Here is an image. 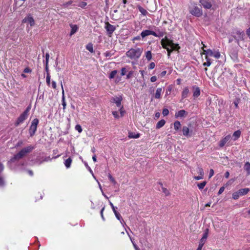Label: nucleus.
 <instances>
[{
  "label": "nucleus",
  "mask_w": 250,
  "mask_h": 250,
  "mask_svg": "<svg viewBox=\"0 0 250 250\" xmlns=\"http://www.w3.org/2000/svg\"><path fill=\"white\" fill-rule=\"evenodd\" d=\"M143 51L142 48H131L126 52V55L130 59L137 60L140 57Z\"/></svg>",
  "instance_id": "nucleus-1"
},
{
  "label": "nucleus",
  "mask_w": 250,
  "mask_h": 250,
  "mask_svg": "<svg viewBox=\"0 0 250 250\" xmlns=\"http://www.w3.org/2000/svg\"><path fill=\"white\" fill-rule=\"evenodd\" d=\"M34 146H30L22 149L19 153L16 154L10 160V162H13L15 160H19L24 156L26 154L30 152L33 149Z\"/></svg>",
  "instance_id": "nucleus-2"
},
{
  "label": "nucleus",
  "mask_w": 250,
  "mask_h": 250,
  "mask_svg": "<svg viewBox=\"0 0 250 250\" xmlns=\"http://www.w3.org/2000/svg\"><path fill=\"white\" fill-rule=\"evenodd\" d=\"M149 35H153L156 37H162L164 35V33L160 31H158V33H156L153 31L145 30L141 33V36L143 38Z\"/></svg>",
  "instance_id": "nucleus-3"
},
{
  "label": "nucleus",
  "mask_w": 250,
  "mask_h": 250,
  "mask_svg": "<svg viewBox=\"0 0 250 250\" xmlns=\"http://www.w3.org/2000/svg\"><path fill=\"white\" fill-rule=\"evenodd\" d=\"M31 109V106H28L26 110L22 113L20 117L18 118L17 122L15 123V125L18 126L20 124L22 123L25 120H26L29 114V112Z\"/></svg>",
  "instance_id": "nucleus-4"
},
{
  "label": "nucleus",
  "mask_w": 250,
  "mask_h": 250,
  "mask_svg": "<svg viewBox=\"0 0 250 250\" xmlns=\"http://www.w3.org/2000/svg\"><path fill=\"white\" fill-rule=\"evenodd\" d=\"M189 12L192 15L197 17H200L203 15L202 9L199 8L196 5H194L190 7Z\"/></svg>",
  "instance_id": "nucleus-5"
},
{
  "label": "nucleus",
  "mask_w": 250,
  "mask_h": 250,
  "mask_svg": "<svg viewBox=\"0 0 250 250\" xmlns=\"http://www.w3.org/2000/svg\"><path fill=\"white\" fill-rule=\"evenodd\" d=\"M233 37L239 42L244 39L245 33L243 31L240 30H234L232 32Z\"/></svg>",
  "instance_id": "nucleus-6"
},
{
  "label": "nucleus",
  "mask_w": 250,
  "mask_h": 250,
  "mask_svg": "<svg viewBox=\"0 0 250 250\" xmlns=\"http://www.w3.org/2000/svg\"><path fill=\"white\" fill-rule=\"evenodd\" d=\"M38 123L39 120L37 118L33 119V120L32 121L29 129V133L31 136L35 134L37 128V125Z\"/></svg>",
  "instance_id": "nucleus-7"
},
{
  "label": "nucleus",
  "mask_w": 250,
  "mask_h": 250,
  "mask_svg": "<svg viewBox=\"0 0 250 250\" xmlns=\"http://www.w3.org/2000/svg\"><path fill=\"white\" fill-rule=\"evenodd\" d=\"M203 54H207V55H209V56H213L216 59H218L220 57V54L218 51L213 52L211 49H203Z\"/></svg>",
  "instance_id": "nucleus-8"
},
{
  "label": "nucleus",
  "mask_w": 250,
  "mask_h": 250,
  "mask_svg": "<svg viewBox=\"0 0 250 250\" xmlns=\"http://www.w3.org/2000/svg\"><path fill=\"white\" fill-rule=\"evenodd\" d=\"M105 28L106 30L109 37H111L114 31L115 30V27L108 22L105 23Z\"/></svg>",
  "instance_id": "nucleus-9"
},
{
  "label": "nucleus",
  "mask_w": 250,
  "mask_h": 250,
  "mask_svg": "<svg viewBox=\"0 0 250 250\" xmlns=\"http://www.w3.org/2000/svg\"><path fill=\"white\" fill-rule=\"evenodd\" d=\"M164 39L166 40V42L172 50H177L180 48L178 44L174 43L172 41L169 40L167 37H165Z\"/></svg>",
  "instance_id": "nucleus-10"
},
{
  "label": "nucleus",
  "mask_w": 250,
  "mask_h": 250,
  "mask_svg": "<svg viewBox=\"0 0 250 250\" xmlns=\"http://www.w3.org/2000/svg\"><path fill=\"white\" fill-rule=\"evenodd\" d=\"M199 2L206 9H210L212 5L211 0H200Z\"/></svg>",
  "instance_id": "nucleus-11"
},
{
  "label": "nucleus",
  "mask_w": 250,
  "mask_h": 250,
  "mask_svg": "<svg viewBox=\"0 0 250 250\" xmlns=\"http://www.w3.org/2000/svg\"><path fill=\"white\" fill-rule=\"evenodd\" d=\"M161 44L163 47L165 49H166L167 51V56L168 58L170 56V54L173 51L171 48L170 49L169 46L167 44L166 42L165 39H162L161 42Z\"/></svg>",
  "instance_id": "nucleus-12"
},
{
  "label": "nucleus",
  "mask_w": 250,
  "mask_h": 250,
  "mask_svg": "<svg viewBox=\"0 0 250 250\" xmlns=\"http://www.w3.org/2000/svg\"><path fill=\"white\" fill-rule=\"evenodd\" d=\"M23 22L28 23L31 26H33L35 24V21L32 17L30 15H28L26 17H25L22 21Z\"/></svg>",
  "instance_id": "nucleus-13"
},
{
  "label": "nucleus",
  "mask_w": 250,
  "mask_h": 250,
  "mask_svg": "<svg viewBox=\"0 0 250 250\" xmlns=\"http://www.w3.org/2000/svg\"><path fill=\"white\" fill-rule=\"evenodd\" d=\"M51 160V158L49 156L42 157L41 158H38L36 163L38 165H41L44 162H48Z\"/></svg>",
  "instance_id": "nucleus-14"
},
{
  "label": "nucleus",
  "mask_w": 250,
  "mask_h": 250,
  "mask_svg": "<svg viewBox=\"0 0 250 250\" xmlns=\"http://www.w3.org/2000/svg\"><path fill=\"white\" fill-rule=\"evenodd\" d=\"M61 85L62 89V105L63 106V110H64L66 108V102L65 100L64 92L63 85H62V82L61 83Z\"/></svg>",
  "instance_id": "nucleus-15"
},
{
  "label": "nucleus",
  "mask_w": 250,
  "mask_h": 250,
  "mask_svg": "<svg viewBox=\"0 0 250 250\" xmlns=\"http://www.w3.org/2000/svg\"><path fill=\"white\" fill-rule=\"evenodd\" d=\"M230 137V135H228L227 136H226L224 138H223L222 140H221L219 143V146L220 147L224 146L226 144V143L229 140Z\"/></svg>",
  "instance_id": "nucleus-16"
},
{
  "label": "nucleus",
  "mask_w": 250,
  "mask_h": 250,
  "mask_svg": "<svg viewBox=\"0 0 250 250\" xmlns=\"http://www.w3.org/2000/svg\"><path fill=\"white\" fill-rule=\"evenodd\" d=\"M122 101V96H120L118 97H116L113 98L114 102L116 104V105L118 107H121L122 106L121 105V101Z\"/></svg>",
  "instance_id": "nucleus-17"
},
{
  "label": "nucleus",
  "mask_w": 250,
  "mask_h": 250,
  "mask_svg": "<svg viewBox=\"0 0 250 250\" xmlns=\"http://www.w3.org/2000/svg\"><path fill=\"white\" fill-rule=\"evenodd\" d=\"M187 115V113L184 110H181L179 111L178 112L176 113L175 117L176 118L178 117H184Z\"/></svg>",
  "instance_id": "nucleus-18"
},
{
  "label": "nucleus",
  "mask_w": 250,
  "mask_h": 250,
  "mask_svg": "<svg viewBox=\"0 0 250 250\" xmlns=\"http://www.w3.org/2000/svg\"><path fill=\"white\" fill-rule=\"evenodd\" d=\"M241 134V132L240 130H238L235 131L232 135V139L234 141L237 140L240 137Z\"/></svg>",
  "instance_id": "nucleus-19"
},
{
  "label": "nucleus",
  "mask_w": 250,
  "mask_h": 250,
  "mask_svg": "<svg viewBox=\"0 0 250 250\" xmlns=\"http://www.w3.org/2000/svg\"><path fill=\"white\" fill-rule=\"evenodd\" d=\"M72 162V159L70 157H69L68 159L65 160L64 164L67 168H68L70 167Z\"/></svg>",
  "instance_id": "nucleus-20"
},
{
  "label": "nucleus",
  "mask_w": 250,
  "mask_h": 250,
  "mask_svg": "<svg viewBox=\"0 0 250 250\" xmlns=\"http://www.w3.org/2000/svg\"><path fill=\"white\" fill-rule=\"evenodd\" d=\"M162 89V88H158L156 89V93L155 94V98L156 99H160L161 97Z\"/></svg>",
  "instance_id": "nucleus-21"
},
{
  "label": "nucleus",
  "mask_w": 250,
  "mask_h": 250,
  "mask_svg": "<svg viewBox=\"0 0 250 250\" xmlns=\"http://www.w3.org/2000/svg\"><path fill=\"white\" fill-rule=\"evenodd\" d=\"M70 27L71 28L70 36H72L78 31V27L77 26V25L73 24L70 25Z\"/></svg>",
  "instance_id": "nucleus-22"
},
{
  "label": "nucleus",
  "mask_w": 250,
  "mask_h": 250,
  "mask_svg": "<svg viewBox=\"0 0 250 250\" xmlns=\"http://www.w3.org/2000/svg\"><path fill=\"white\" fill-rule=\"evenodd\" d=\"M165 123H166V121L164 120H163V119L161 120L157 123V124L156 125V128L159 129L161 127H163L165 125Z\"/></svg>",
  "instance_id": "nucleus-23"
},
{
  "label": "nucleus",
  "mask_w": 250,
  "mask_h": 250,
  "mask_svg": "<svg viewBox=\"0 0 250 250\" xmlns=\"http://www.w3.org/2000/svg\"><path fill=\"white\" fill-rule=\"evenodd\" d=\"M249 191L250 189L248 188H242L239 190V193L241 196L247 194Z\"/></svg>",
  "instance_id": "nucleus-24"
},
{
  "label": "nucleus",
  "mask_w": 250,
  "mask_h": 250,
  "mask_svg": "<svg viewBox=\"0 0 250 250\" xmlns=\"http://www.w3.org/2000/svg\"><path fill=\"white\" fill-rule=\"evenodd\" d=\"M188 92H189V90L188 89V87H185L183 92H182V98H186L187 96H188Z\"/></svg>",
  "instance_id": "nucleus-25"
},
{
  "label": "nucleus",
  "mask_w": 250,
  "mask_h": 250,
  "mask_svg": "<svg viewBox=\"0 0 250 250\" xmlns=\"http://www.w3.org/2000/svg\"><path fill=\"white\" fill-rule=\"evenodd\" d=\"M137 8L139 10V11L141 13V14L144 16H146L147 14V12L146 10H145L143 7L142 6L138 5L137 6Z\"/></svg>",
  "instance_id": "nucleus-26"
},
{
  "label": "nucleus",
  "mask_w": 250,
  "mask_h": 250,
  "mask_svg": "<svg viewBox=\"0 0 250 250\" xmlns=\"http://www.w3.org/2000/svg\"><path fill=\"white\" fill-rule=\"evenodd\" d=\"M183 134L184 136H188L189 133V128L186 126L183 127L182 129Z\"/></svg>",
  "instance_id": "nucleus-27"
},
{
  "label": "nucleus",
  "mask_w": 250,
  "mask_h": 250,
  "mask_svg": "<svg viewBox=\"0 0 250 250\" xmlns=\"http://www.w3.org/2000/svg\"><path fill=\"white\" fill-rule=\"evenodd\" d=\"M162 192L166 195L168 196L170 194L169 191L163 186L162 184H160Z\"/></svg>",
  "instance_id": "nucleus-28"
},
{
  "label": "nucleus",
  "mask_w": 250,
  "mask_h": 250,
  "mask_svg": "<svg viewBox=\"0 0 250 250\" xmlns=\"http://www.w3.org/2000/svg\"><path fill=\"white\" fill-rule=\"evenodd\" d=\"M245 169L247 171L248 174H250V163L249 162H247L244 166Z\"/></svg>",
  "instance_id": "nucleus-29"
},
{
  "label": "nucleus",
  "mask_w": 250,
  "mask_h": 250,
  "mask_svg": "<svg viewBox=\"0 0 250 250\" xmlns=\"http://www.w3.org/2000/svg\"><path fill=\"white\" fill-rule=\"evenodd\" d=\"M181 127L180 122L179 121H176L174 123V128L176 130H178Z\"/></svg>",
  "instance_id": "nucleus-30"
},
{
  "label": "nucleus",
  "mask_w": 250,
  "mask_h": 250,
  "mask_svg": "<svg viewBox=\"0 0 250 250\" xmlns=\"http://www.w3.org/2000/svg\"><path fill=\"white\" fill-rule=\"evenodd\" d=\"M241 196L239 193V191H238L237 192H235L232 194V198L235 199L237 200L239 198V197Z\"/></svg>",
  "instance_id": "nucleus-31"
},
{
  "label": "nucleus",
  "mask_w": 250,
  "mask_h": 250,
  "mask_svg": "<svg viewBox=\"0 0 250 250\" xmlns=\"http://www.w3.org/2000/svg\"><path fill=\"white\" fill-rule=\"evenodd\" d=\"M146 57L148 61H150L152 58V55L150 51H147L146 53Z\"/></svg>",
  "instance_id": "nucleus-32"
},
{
  "label": "nucleus",
  "mask_w": 250,
  "mask_h": 250,
  "mask_svg": "<svg viewBox=\"0 0 250 250\" xmlns=\"http://www.w3.org/2000/svg\"><path fill=\"white\" fill-rule=\"evenodd\" d=\"M128 137L130 138H138L139 137V134H135V133H133L132 132H129Z\"/></svg>",
  "instance_id": "nucleus-33"
},
{
  "label": "nucleus",
  "mask_w": 250,
  "mask_h": 250,
  "mask_svg": "<svg viewBox=\"0 0 250 250\" xmlns=\"http://www.w3.org/2000/svg\"><path fill=\"white\" fill-rule=\"evenodd\" d=\"M200 94V90L199 88H196L194 91L193 96L194 97H198Z\"/></svg>",
  "instance_id": "nucleus-34"
},
{
  "label": "nucleus",
  "mask_w": 250,
  "mask_h": 250,
  "mask_svg": "<svg viewBox=\"0 0 250 250\" xmlns=\"http://www.w3.org/2000/svg\"><path fill=\"white\" fill-rule=\"evenodd\" d=\"M206 184H207V182L206 181H204L201 183L198 184L197 186L200 189H202L204 188Z\"/></svg>",
  "instance_id": "nucleus-35"
},
{
  "label": "nucleus",
  "mask_w": 250,
  "mask_h": 250,
  "mask_svg": "<svg viewBox=\"0 0 250 250\" xmlns=\"http://www.w3.org/2000/svg\"><path fill=\"white\" fill-rule=\"evenodd\" d=\"M86 48L87 50H88L89 52L93 53L94 52L93 46L92 44L89 43L86 46Z\"/></svg>",
  "instance_id": "nucleus-36"
},
{
  "label": "nucleus",
  "mask_w": 250,
  "mask_h": 250,
  "mask_svg": "<svg viewBox=\"0 0 250 250\" xmlns=\"http://www.w3.org/2000/svg\"><path fill=\"white\" fill-rule=\"evenodd\" d=\"M117 73V70L112 71L109 75V78L110 79H113L115 77Z\"/></svg>",
  "instance_id": "nucleus-37"
},
{
  "label": "nucleus",
  "mask_w": 250,
  "mask_h": 250,
  "mask_svg": "<svg viewBox=\"0 0 250 250\" xmlns=\"http://www.w3.org/2000/svg\"><path fill=\"white\" fill-rule=\"evenodd\" d=\"M197 171L200 174V175L204 176V172L202 168L198 167L197 168Z\"/></svg>",
  "instance_id": "nucleus-38"
},
{
  "label": "nucleus",
  "mask_w": 250,
  "mask_h": 250,
  "mask_svg": "<svg viewBox=\"0 0 250 250\" xmlns=\"http://www.w3.org/2000/svg\"><path fill=\"white\" fill-rule=\"evenodd\" d=\"M46 83L48 85H50V76L49 73H47L46 78Z\"/></svg>",
  "instance_id": "nucleus-39"
},
{
  "label": "nucleus",
  "mask_w": 250,
  "mask_h": 250,
  "mask_svg": "<svg viewBox=\"0 0 250 250\" xmlns=\"http://www.w3.org/2000/svg\"><path fill=\"white\" fill-rule=\"evenodd\" d=\"M127 233L130 239V240L131 241L132 244H133V245L135 249V250H140L139 248L137 246V245L133 242L132 239V238L131 237V236H130V235L129 234V233L127 232Z\"/></svg>",
  "instance_id": "nucleus-40"
},
{
  "label": "nucleus",
  "mask_w": 250,
  "mask_h": 250,
  "mask_svg": "<svg viewBox=\"0 0 250 250\" xmlns=\"http://www.w3.org/2000/svg\"><path fill=\"white\" fill-rule=\"evenodd\" d=\"M108 177L109 179L114 184H116V181H115V179L112 176V175L110 174H108Z\"/></svg>",
  "instance_id": "nucleus-41"
},
{
  "label": "nucleus",
  "mask_w": 250,
  "mask_h": 250,
  "mask_svg": "<svg viewBox=\"0 0 250 250\" xmlns=\"http://www.w3.org/2000/svg\"><path fill=\"white\" fill-rule=\"evenodd\" d=\"M206 240H204L203 239H201L200 241V242H199V246H198V247L199 248H201L202 249L204 244L206 242Z\"/></svg>",
  "instance_id": "nucleus-42"
},
{
  "label": "nucleus",
  "mask_w": 250,
  "mask_h": 250,
  "mask_svg": "<svg viewBox=\"0 0 250 250\" xmlns=\"http://www.w3.org/2000/svg\"><path fill=\"white\" fill-rule=\"evenodd\" d=\"M75 129L77 130L79 133L82 132V128L80 125H77L75 126Z\"/></svg>",
  "instance_id": "nucleus-43"
},
{
  "label": "nucleus",
  "mask_w": 250,
  "mask_h": 250,
  "mask_svg": "<svg viewBox=\"0 0 250 250\" xmlns=\"http://www.w3.org/2000/svg\"><path fill=\"white\" fill-rule=\"evenodd\" d=\"M87 5V3L84 1H82L79 3L78 6L82 8H84Z\"/></svg>",
  "instance_id": "nucleus-44"
},
{
  "label": "nucleus",
  "mask_w": 250,
  "mask_h": 250,
  "mask_svg": "<svg viewBox=\"0 0 250 250\" xmlns=\"http://www.w3.org/2000/svg\"><path fill=\"white\" fill-rule=\"evenodd\" d=\"M208 229H207L206 230V232H205L204 234H203V236H202V239H203L204 240H207V238L208 237Z\"/></svg>",
  "instance_id": "nucleus-45"
},
{
  "label": "nucleus",
  "mask_w": 250,
  "mask_h": 250,
  "mask_svg": "<svg viewBox=\"0 0 250 250\" xmlns=\"http://www.w3.org/2000/svg\"><path fill=\"white\" fill-rule=\"evenodd\" d=\"M162 113L164 116H167L169 113V111L167 109L165 108L163 109Z\"/></svg>",
  "instance_id": "nucleus-46"
},
{
  "label": "nucleus",
  "mask_w": 250,
  "mask_h": 250,
  "mask_svg": "<svg viewBox=\"0 0 250 250\" xmlns=\"http://www.w3.org/2000/svg\"><path fill=\"white\" fill-rule=\"evenodd\" d=\"M114 214L117 219L119 220H121L122 219V216H121L120 214L118 212H115Z\"/></svg>",
  "instance_id": "nucleus-47"
},
{
  "label": "nucleus",
  "mask_w": 250,
  "mask_h": 250,
  "mask_svg": "<svg viewBox=\"0 0 250 250\" xmlns=\"http://www.w3.org/2000/svg\"><path fill=\"white\" fill-rule=\"evenodd\" d=\"M73 1L72 0H70L65 3L63 4V6L64 7H68L69 5H70V4H71L72 3Z\"/></svg>",
  "instance_id": "nucleus-48"
},
{
  "label": "nucleus",
  "mask_w": 250,
  "mask_h": 250,
  "mask_svg": "<svg viewBox=\"0 0 250 250\" xmlns=\"http://www.w3.org/2000/svg\"><path fill=\"white\" fill-rule=\"evenodd\" d=\"M119 108H120L121 115V116H123L125 113V111L123 109V106H122L121 107H119Z\"/></svg>",
  "instance_id": "nucleus-49"
},
{
  "label": "nucleus",
  "mask_w": 250,
  "mask_h": 250,
  "mask_svg": "<svg viewBox=\"0 0 250 250\" xmlns=\"http://www.w3.org/2000/svg\"><path fill=\"white\" fill-rule=\"evenodd\" d=\"M155 64L154 62H152L149 64V65L148 66V68L149 69H152L155 67Z\"/></svg>",
  "instance_id": "nucleus-50"
},
{
  "label": "nucleus",
  "mask_w": 250,
  "mask_h": 250,
  "mask_svg": "<svg viewBox=\"0 0 250 250\" xmlns=\"http://www.w3.org/2000/svg\"><path fill=\"white\" fill-rule=\"evenodd\" d=\"M133 71H130L128 72V73L127 74V75H126V78L127 79H129L133 75Z\"/></svg>",
  "instance_id": "nucleus-51"
},
{
  "label": "nucleus",
  "mask_w": 250,
  "mask_h": 250,
  "mask_svg": "<svg viewBox=\"0 0 250 250\" xmlns=\"http://www.w3.org/2000/svg\"><path fill=\"white\" fill-rule=\"evenodd\" d=\"M211 61H208V62H205L203 63V65L206 66H209L211 65Z\"/></svg>",
  "instance_id": "nucleus-52"
},
{
  "label": "nucleus",
  "mask_w": 250,
  "mask_h": 250,
  "mask_svg": "<svg viewBox=\"0 0 250 250\" xmlns=\"http://www.w3.org/2000/svg\"><path fill=\"white\" fill-rule=\"evenodd\" d=\"M224 189H225L224 187H222L221 188H220L219 189V191L218 192V194L220 195V194H222L223 193V192L224 191Z\"/></svg>",
  "instance_id": "nucleus-53"
},
{
  "label": "nucleus",
  "mask_w": 250,
  "mask_h": 250,
  "mask_svg": "<svg viewBox=\"0 0 250 250\" xmlns=\"http://www.w3.org/2000/svg\"><path fill=\"white\" fill-rule=\"evenodd\" d=\"M126 69L125 67H123L121 69V75L124 76L126 73Z\"/></svg>",
  "instance_id": "nucleus-54"
},
{
  "label": "nucleus",
  "mask_w": 250,
  "mask_h": 250,
  "mask_svg": "<svg viewBox=\"0 0 250 250\" xmlns=\"http://www.w3.org/2000/svg\"><path fill=\"white\" fill-rule=\"evenodd\" d=\"M112 114L115 118H119V115L117 111H113Z\"/></svg>",
  "instance_id": "nucleus-55"
},
{
  "label": "nucleus",
  "mask_w": 250,
  "mask_h": 250,
  "mask_svg": "<svg viewBox=\"0 0 250 250\" xmlns=\"http://www.w3.org/2000/svg\"><path fill=\"white\" fill-rule=\"evenodd\" d=\"M4 185V181L3 178L0 177V187L3 186Z\"/></svg>",
  "instance_id": "nucleus-56"
},
{
  "label": "nucleus",
  "mask_w": 250,
  "mask_h": 250,
  "mask_svg": "<svg viewBox=\"0 0 250 250\" xmlns=\"http://www.w3.org/2000/svg\"><path fill=\"white\" fill-rule=\"evenodd\" d=\"M112 55V54L110 52H106L104 53V56L106 57H111Z\"/></svg>",
  "instance_id": "nucleus-57"
},
{
  "label": "nucleus",
  "mask_w": 250,
  "mask_h": 250,
  "mask_svg": "<svg viewBox=\"0 0 250 250\" xmlns=\"http://www.w3.org/2000/svg\"><path fill=\"white\" fill-rule=\"evenodd\" d=\"M194 178L195 180H199L202 179L203 178V176H201V175H199V176H195L194 177Z\"/></svg>",
  "instance_id": "nucleus-58"
},
{
  "label": "nucleus",
  "mask_w": 250,
  "mask_h": 250,
  "mask_svg": "<svg viewBox=\"0 0 250 250\" xmlns=\"http://www.w3.org/2000/svg\"><path fill=\"white\" fill-rule=\"evenodd\" d=\"M31 72V70L28 67H26L24 69V73H30Z\"/></svg>",
  "instance_id": "nucleus-59"
},
{
  "label": "nucleus",
  "mask_w": 250,
  "mask_h": 250,
  "mask_svg": "<svg viewBox=\"0 0 250 250\" xmlns=\"http://www.w3.org/2000/svg\"><path fill=\"white\" fill-rule=\"evenodd\" d=\"M157 80V77L156 76H152L150 78V81L151 82H155Z\"/></svg>",
  "instance_id": "nucleus-60"
},
{
  "label": "nucleus",
  "mask_w": 250,
  "mask_h": 250,
  "mask_svg": "<svg viewBox=\"0 0 250 250\" xmlns=\"http://www.w3.org/2000/svg\"><path fill=\"white\" fill-rule=\"evenodd\" d=\"M51 85L53 88L55 89L56 88V83L55 81H52Z\"/></svg>",
  "instance_id": "nucleus-61"
},
{
  "label": "nucleus",
  "mask_w": 250,
  "mask_h": 250,
  "mask_svg": "<svg viewBox=\"0 0 250 250\" xmlns=\"http://www.w3.org/2000/svg\"><path fill=\"white\" fill-rule=\"evenodd\" d=\"M141 40V37H140V36H138L135 37H134L132 39V41H136V40Z\"/></svg>",
  "instance_id": "nucleus-62"
},
{
  "label": "nucleus",
  "mask_w": 250,
  "mask_h": 250,
  "mask_svg": "<svg viewBox=\"0 0 250 250\" xmlns=\"http://www.w3.org/2000/svg\"><path fill=\"white\" fill-rule=\"evenodd\" d=\"M214 174V171L212 169H210L209 170V177L210 178L212 177Z\"/></svg>",
  "instance_id": "nucleus-63"
},
{
  "label": "nucleus",
  "mask_w": 250,
  "mask_h": 250,
  "mask_svg": "<svg viewBox=\"0 0 250 250\" xmlns=\"http://www.w3.org/2000/svg\"><path fill=\"white\" fill-rule=\"evenodd\" d=\"M247 34L250 39V27L247 30Z\"/></svg>",
  "instance_id": "nucleus-64"
}]
</instances>
